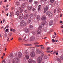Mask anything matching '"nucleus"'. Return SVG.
I'll return each mask as SVG.
<instances>
[{"instance_id": "23", "label": "nucleus", "mask_w": 63, "mask_h": 63, "mask_svg": "<svg viewBox=\"0 0 63 63\" xmlns=\"http://www.w3.org/2000/svg\"><path fill=\"white\" fill-rule=\"evenodd\" d=\"M48 57H47V55H45L44 56V59H47V58H48Z\"/></svg>"}, {"instance_id": "12", "label": "nucleus", "mask_w": 63, "mask_h": 63, "mask_svg": "<svg viewBox=\"0 0 63 63\" xmlns=\"http://www.w3.org/2000/svg\"><path fill=\"white\" fill-rule=\"evenodd\" d=\"M25 6V3H24V2H23L22 3V5L21 7V8H24Z\"/></svg>"}, {"instance_id": "25", "label": "nucleus", "mask_w": 63, "mask_h": 63, "mask_svg": "<svg viewBox=\"0 0 63 63\" xmlns=\"http://www.w3.org/2000/svg\"><path fill=\"white\" fill-rule=\"evenodd\" d=\"M46 0H41V3L42 4L44 3V2H46Z\"/></svg>"}, {"instance_id": "55", "label": "nucleus", "mask_w": 63, "mask_h": 63, "mask_svg": "<svg viewBox=\"0 0 63 63\" xmlns=\"http://www.w3.org/2000/svg\"><path fill=\"white\" fill-rule=\"evenodd\" d=\"M24 42H27V41H28V40H24Z\"/></svg>"}, {"instance_id": "49", "label": "nucleus", "mask_w": 63, "mask_h": 63, "mask_svg": "<svg viewBox=\"0 0 63 63\" xmlns=\"http://www.w3.org/2000/svg\"><path fill=\"white\" fill-rule=\"evenodd\" d=\"M37 16V13H36L34 14V16Z\"/></svg>"}, {"instance_id": "21", "label": "nucleus", "mask_w": 63, "mask_h": 63, "mask_svg": "<svg viewBox=\"0 0 63 63\" xmlns=\"http://www.w3.org/2000/svg\"><path fill=\"white\" fill-rule=\"evenodd\" d=\"M16 15L17 16H18L19 15V11H17L15 13Z\"/></svg>"}, {"instance_id": "6", "label": "nucleus", "mask_w": 63, "mask_h": 63, "mask_svg": "<svg viewBox=\"0 0 63 63\" xmlns=\"http://www.w3.org/2000/svg\"><path fill=\"white\" fill-rule=\"evenodd\" d=\"M24 31L25 33H28L29 32V29L27 28H25L24 29Z\"/></svg>"}, {"instance_id": "20", "label": "nucleus", "mask_w": 63, "mask_h": 63, "mask_svg": "<svg viewBox=\"0 0 63 63\" xmlns=\"http://www.w3.org/2000/svg\"><path fill=\"white\" fill-rule=\"evenodd\" d=\"M31 19H29L28 20V23H30L31 22Z\"/></svg>"}, {"instance_id": "48", "label": "nucleus", "mask_w": 63, "mask_h": 63, "mask_svg": "<svg viewBox=\"0 0 63 63\" xmlns=\"http://www.w3.org/2000/svg\"><path fill=\"white\" fill-rule=\"evenodd\" d=\"M32 1H33V0H30L29 1L31 3V2H32Z\"/></svg>"}, {"instance_id": "46", "label": "nucleus", "mask_w": 63, "mask_h": 63, "mask_svg": "<svg viewBox=\"0 0 63 63\" xmlns=\"http://www.w3.org/2000/svg\"><path fill=\"white\" fill-rule=\"evenodd\" d=\"M24 12H25V13H27V10H25L24 11Z\"/></svg>"}, {"instance_id": "26", "label": "nucleus", "mask_w": 63, "mask_h": 63, "mask_svg": "<svg viewBox=\"0 0 63 63\" xmlns=\"http://www.w3.org/2000/svg\"><path fill=\"white\" fill-rule=\"evenodd\" d=\"M16 4L17 6H19V5H20V2L18 1L16 2Z\"/></svg>"}, {"instance_id": "50", "label": "nucleus", "mask_w": 63, "mask_h": 63, "mask_svg": "<svg viewBox=\"0 0 63 63\" xmlns=\"http://www.w3.org/2000/svg\"><path fill=\"white\" fill-rule=\"evenodd\" d=\"M56 9H55L54 10V13H55V12H56Z\"/></svg>"}, {"instance_id": "37", "label": "nucleus", "mask_w": 63, "mask_h": 63, "mask_svg": "<svg viewBox=\"0 0 63 63\" xmlns=\"http://www.w3.org/2000/svg\"><path fill=\"white\" fill-rule=\"evenodd\" d=\"M57 60L58 61H59V62H61V60H60V59H59V58H57Z\"/></svg>"}, {"instance_id": "54", "label": "nucleus", "mask_w": 63, "mask_h": 63, "mask_svg": "<svg viewBox=\"0 0 63 63\" xmlns=\"http://www.w3.org/2000/svg\"><path fill=\"white\" fill-rule=\"evenodd\" d=\"M15 60H14V61H13L12 62L13 63H15Z\"/></svg>"}, {"instance_id": "19", "label": "nucleus", "mask_w": 63, "mask_h": 63, "mask_svg": "<svg viewBox=\"0 0 63 63\" xmlns=\"http://www.w3.org/2000/svg\"><path fill=\"white\" fill-rule=\"evenodd\" d=\"M46 16H42L41 19H42V20H45V19H46Z\"/></svg>"}, {"instance_id": "32", "label": "nucleus", "mask_w": 63, "mask_h": 63, "mask_svg": "<svg viewBox=\"0 0 63 63\" xmlns=\"http://www.w3.org/2000/svg\"><path fill=\"white\" fill-rule=\"evenodd\" d=\"M38 1H35L34 2V3L35 4V5H36V4H38Z\"/></svg>"}, {"instance_id": "5", "label": "nucleus", "mask_w": 63, "mask_h": 63, "mask_svg": "<svg viewBox=\"0 0 63 63\" xmlns=\"http://www.w3.org/2000/svg\"><path fill=\"white\" fill-rule=\"evenodd\" d=\"M42 57H39L37 58V61L38 63H41L42 62Z\"/></svg>"}, {"instance_id": "42", "label": "nucleus", "mask_w": 63, "mask_h": 63, "mask_svg": "<svg viewBox=\"0 0 63 63\" xmlns=\"http://www.w3.org/2000/svg\"><path fill=\"white\" fill-rule=\"evenodd\" d=\"M46 52L47 53H50V51L49 50V51H46Z\"/></svg>"}, {"instance_id": "1", "label": "nucleus", "mask_w": 63, "mask_h": 63, "mask_svg": "<svg viewBox=\"0 0 63 63\" xmlns=\"http://www.w3.org/2000/svg\"><path fill=\"white\" fill-rule=\"evenodd\" d=\"M42 28V25H40L39 28V29L38 30L37 32V34H40L41 32H42V30H41V28Z\"/></svg>"}, {"instance_id": "41", "label": "nucleus", "mask_w": 63, "mask_h": 63, "mask_svg": "<svg viewBox=\"0 0 63 63\" xmlns=\"http://www.w3.org/2000/svg\"><path fill=\"white\" fill-rule=\"evenodd\" d=\"M32 62H33V63H36V60H32Z\"/></svg>"}, {"instance_id": "51", "label": "nucleus", "mask_w": 63, "mask_h": 63, "mask_svg": "<svg viewBox=\"0 0 63 63\" xmlns=\"http://www.w3.org/2000/svg\"><path fill=\"white\" fill-rule=\"evenodd\" d=\"M36 47H40V46H39V45H37L35 46Z\"/></svg>"}, {"instance_id": "24", "label": "nucleus", "mask_w": 63, "mask_h": 63, "mask_svg": "<svg viewBox=\"0 0 63 63\" xmlns=\"http://www.w3.org/2000/svg\"><path fill=\"white\" fill-rule=\"evenodd\" d=\"M35 39V37L34 36H32L30 38L31 40H34Z\"/></svg>"}, {"instance_id": "52", "label": "nucleus", "mask_w": 63, "mask_h": 63, "mask_svg": "<svg viewBox=\"0 0 63 63\" xmlns=\"http://www.w3.org/2000/svg\"><path fill=\"white\" fill-rule=\"evenodd\" d=\"M50 47H48L47 48V50H49V49H50Z\"/></svg>"}, {"instance_id": "27", "label": "nucleus", "mask_w": 63, "mask_h": 63, "mask_svg": "<svg viewBox=\"0 0 63 63\" xmlns=\"http://www.w3.org/2000/svg\"><path fill=\"white\" fill-rule=\"evenodd\" d=\"M46 22L45 21H44V22H42V25L44 26L45 24H46Z\"/></svg>"}, {"instance_id": "30", "label": "nucleus", "mask_w": 63, "mask_h": 63, "mask_svg": "<svg viewBox=\"0 0 63 63\" xmlns=\"http://www.w3.org/2000/svg\"><path fill=\"white\" fill-rule=\"evenodd\" d=\"M60 58L61 60H63V55H62L60 57Z\"/></svg>"}, {"instance_id": "13", "label": "nucleus", "mask_w": 63, "mask_h": 63, "mask_svg": "<svg viewBox=\"0 0 63 63\" xmlns=\"http://www.w3.org/2000/svg\"><path fill=\"white\" fill-rule=\"evenodd\" d=\"M28 15H25L24 17V19H26L28 18Z\"/></svg>"}, {"instance_id": "16", "label": "nucleus", "mask_w": 63, "mask_h": 63, "mask_svg": "<svg viewBox=\"0 0 63 63\" xmlns=\"http://www.w3.org/2000/svg\"><path fill=\"white\" fill-rule=\"evenodd\" d=\"M53 23L52 20H51L49 22V25L51 26V25H52L53 24Z\"/></svg>"}, {"instance_id": "2", "label": "nucleus", "mask_w": 63, "mask_h": 63, "mask_svg": "<svg viewBox=\"0 0 63 63\" xmlns=\"http://www.w3.org/2000/svg\"><path fill=\"white\" fill-rule=\"evenodd\" d=\"M20 24L21 26H24V25H26V23L24 21V20H22Z\"/></svg>"}, {"instance_id": "18", "label": "nucleus", "mask_w": 63, "mask_h": 63, "mask_svg": "<svg viewBox=\"0 0 63 63\" xmlns=\"http://www.w3.org/2000/svg\"><path fill=\"white\" fill-rule=\"evenodd\" d=\"M28 10H31V9H32V6H28Z\"/></svg>"}, {"instance_id": "4", "label": "nucleus", "mask_w": 63, "mask_h": 63, "mask_svg": "<svg viewBox=\"0 0 63 63\" xmlns=\"http://www.w3.org/2000/svg\"><path fill=\"white\" fill-rule=\"evenodd\" d=\"M46 14L47 15H48V16H50V17L52 16V13L48 11L47 12Z\"/></svg>"}, {"instance_id": "38", "label": "nucleus", "mask_w": 63, "mask_h": 63, "mask_svg": "<svg viewBox=\"0 0 63 63\" xmlns=\"http://www.w3.org/2000/svg\"><path fill=\"white\" fill-rule=\"evenodd\" d=\"M57 13H59L60 12V9H58L57 11Z\"/></svg>"}, {"instance_id": "9", "label": "nucleus", "mask_w": 63, "mask_h": 63, "mask_svg": "<svg viewBox=\"0 0 63 63\" xmlns=\"http://www.w3.org/2000/svg\"><path fill=\"white\" fill-rule=\"evenodd\" d=\"M38 12H40L41 10V8H42V6L41 5H39L38 7Z\"/></svg>"}, {"instance_id": "36", "label": "nucleus", "mask_w": 63, "mask_h": 63, "mask_svg": "<svg viewBox=\"0 0 63 63\" xmlns=\"http://www.w3.org/2000/svg\"><path fill=\"white\" fill-rule=\"evenodd\" d=\"M54 1V0H50V2H51V3H52Z\"/></svg>"}, {"instance_id": "34", "label": "nucleus", "mask_w": 63, "mask_h": 63, "mask_svg": "<svg viewBox=\"0 0 63 63\" xmlns=\"http://www.w3.org/2000/svg\"><path fill=\"white\" fill-rule=\"evenodd\" d=\"M41 56L42 57H44V54L43 53L42 54H41Z\"/></svg>"}, {"instance_id": "15", "label": "nucleus", "mask_w": 63, "mask_h": 63, "mask_svg": "<svg viewBox=\"0 0 63 63\" xmlns=\"http://www.w3.org/2000/svg\"><path fill=\"white\" fill-rule=\"evenodd\" d=\"M36 20H37V21H39V20H40V16H37Z\"/></svg>"}, {"instance_id": "64", "label": "nucleus", "mask_w": 63, "mask_h": 63, "mask_svg": "<svg viewBox=\"0 0 63 63\" xmlns=\"http://www.w3.org/2000/svg\"><path fill=\"white\" fill-rule=\"evenodd\" d=\"M4 62V63H5V60H4L3 61V62H2V63Z\"/></svg>"}, {"instance_id": "62", "label": "nucleus", "mask_w": 63, "mask_h": 63, "mask_svg": "<svg viewBox=\"0 0 63 63\" xmlns=\"http://www.w3.org/2000/svg\"><path fill=\"white\" fill-rule=\"evenodd\" d=\"M39 47H42V46H43V45H39Z\"/></svg>"}, {"instance_id": "17", "label": "nucleus", "mask_w": 63, "mask_h": 63, "mask_svg": "<svg viewBox=\"0 0 63 63\" xmlns=\"http://www.w3.org/2000/svg\"><path fill=\"white\" fill-rule=\"evenodd\" d=\"M18 55L19 57L20 58L21 57V55H22V53L21 52H18Z\"/></svg>"}, {"instance_id": "40", "label": "nucleus", "mask_w": 63, "mask_h": 63, "mask_svg": "<svg viewBox=\"0 0 63 63\" xmlns=\"http://www.w3.org/2000/svg\"><path fill=\"white\" fill-rule=\"evenodd\" d=\"M12 16V13H10V16L11 17Z\"/></svg>"}, {"instance_id": "29", "label": "nucleus", "mask_w": 63, "mask_h": 63, "mask_svg": "<svg viewBox=\"0 0 63 63\" xmlns=\"http://www.w3.org/2000/svg\"><path fill=\"white\" fill-rule=\"evenodd\" d=\"M25 57L26 58V59H29V55H25Z\"/></svg>"}, {"instance_id": "3", "label": "nucleus", "mask_w": 63, "mask_h": 63, "mask_svg": "<svg viewBox=\"0 0 63 63\" xmlns=\"http://www.w3.org/2000/svg\"><path fill=\"white\" fill-rule=\"evenodd\" d=\"M30 54L31 56L32 57H35V55H36L35 53L33 52H31L30 53Z\"/></svg>"}, {"instance_id": "60", "label": "nucleus", "mask_w": 63, "mask_h": 63, "mask_svg": "<svg viewBox=\"0 0 63 63\" xmlns=\"http://www.w3.org/2000/svg\"><path fill=\"white\" fill-rule=\"evenodd\" d=\"M5 41L6 42H9V40H6Z\"/></svg>"}, {"instance_id": "10", "label": "nucleus", "mask_w": 63, "mask_h": 63, "mask_svg": "<svg viewBox=\"0 0 63 63\" xmlns=\"http://www.w3.org/2000/svg\"><path fill=\"white\" fill-rule=\"evenodd\" d=\"M24 55H29V53L27 52V50H26L24 53Z\"/></svg>"}, {"instance_id": "45", "label": "nucleus", "mask_w": 63, "mask_h": 63, "mask_svg": "<svg viewBox=\"0 0 63 63\" xmlns=\"http://www.w3.org/2000/svg\"><path fill=\"white\" fill-rule=\"evenodd\" d=\"M34 40H28V41H30V42H32V41H33Z\"/></svg>"}, {"instance_id": "57", "label": "nucleus", "mask_w": 63, "mask_h": 63, "mask_svg": "<svg viewBox=\"0 0 63 63\" xmlns=\"http://www.w3.org/2000/svg\"><path fill=\"white\" fill-rule=\"evenodd\" d=\"M5 22V19H3V23H4Z\"/></svg>"}, {"instance_id": "7", "label": "nucleus", "mask_w": 63, "mask_h": 63, "mask_svg": "<svg viewBox=\"0 0 63 63\" xmlns=\"http://www.w3.org/2000/svg\"><path fill=\"white\" fill-rule=\"evenodd\" d=\"M41 51H40V49H38L37 50L36 53H37V54H40V53H41Z\"/></svg>"}, {"instance_id": "58", "label": "nucleus", "mask_w": 63, "mask_h": 63, "mask_svg": "<svg viewBox=\"0 0 63 63\" xmlns=\"http://www.w3.org/2000/svg\"><path fill=\"white\" fill-rule=\"evenodd\" d=\"M47 38V37H45V38H43L42 39H46Z\"/></svg>"}, {"instance_id": "43", "label": "nucleus", "mask_w": 63, "mask_h": 63, "mask_svg": "<svg viewBox=\"0 0 63 63\" xmlns=\"http://www.w3.org/2000/svg\"><path fill=\"white\" fill-rule=\"evenodd\" d=\"M32 46V45L31 44H27V46Z\"/></svg>"}, {"instance_id": "47", "label": "nucleus", "mask_w": 63, "mask_h": 63, "mask_svg": "<svg viewBox=\"0 0 63 63\" xmlns=\"http://www.w3.org/2000/svg\"><path fill=\"white\" fill-rule=\"evenodd\" d=\"M52 43H54L55 42V40H52Z\"/></svg>"}, {"instance_id": "8", "label": "nucleus", "mask_w": 63, "mask_h": 63, "mask_svg": "<svg viewBox=\"0 0 63 63\" xmlns=\"http://www.w3.org/2000/svg\"><path fill=\"white\" fill-rule=\"evenodd\" d=\"M47 10H48V7L47 6L44 9V13H46V12L47 11Z\"/></svg>"}, {"instance_id": "44", "label": "nucleus", "mask_w": 63, "mask_h": 63, "mask_svg": "<svg viewBox=\"0 0 63 63\" xmlns=\"http://www.w3.org/2000/svg\"><path fill=\"white\" fill-rule=\"evenodd\" d=\"M34 45H38V44H39V43L38 42L35 43H34Z\"/></svg>"}, {"instance_id": "56", "label": "nucleus", "mask_w": 63, "mask_h": 63, "mask_svg": "<svg viewBox=\"0 0 63 63\" xmlns=\"http://www.w3.org/2000/svg\"><path fill=\"white\" fill-rule=\"evenodd\" d=\"M19 40H22V38L21 37H19Z\"/></svg>"}, {"instance_id": "22", "label": "nucleus", "mask_w": 63, "mask_h": 63, "mask_svg": "<svg viewBox=\"0 0 63 63\" xmlns=\"http://www.w3.org/2000/svg\"><path fill=\"white\" fill-rule=\"evenodd\" d=\"M33 61V60L32 59H30L29 60V63H32Z\"/></svg>"}, {"instance_id": "39", "label": "nucleus", "mask_w": 63, "mask_h": 63, "mask_svg": "<svg viewBox=\"0 0 63 63\" xmlns=\"http://www.w3.org/2000/svg\"><path fill=\"white\" fill-rule=\"evenodd\" d=\"M32 10L33 12H35L36 11V9L34 8L32 9Z\"/></svg>"}, {"instance_id": "31", "label": "nucleus", "mask_w": 63, "mask_h": 63, "mask_svg": "<svg viewBox=\"0 0 63 63\" xmlns=\"http://www.w3.org/2000/svg\"><path fill=\"white\" fill-rule=\"evenodd\" d=\"M33 16H34V14H30V18L32 17Z\"/></svg>"}, {"instance_id": "11", "label": "nucleus", "mask_w": 63, "mask_h": 63, "mask_svg": "<svg viewBox=\"0 0 63 63\" xmlns=\"http://www.w3.org/2000/svg\"><path fill=\"white\" fill-rule=\"evenodd\" d=\"M23 17V14H21L20 15L19 17V18L20 19H21Z\"/></svg>"}, {"instance_id": "28", "label": "nucleus", "mask_w": 63, "mask_h": 63, "mask_svg": "<svg viewBox=\"0 0 63 63\" xmlns=\"http://www.w3.org/2000/svg\"><path fill=\"white\" fill-rule=\"evenodd\" d=\"M29 27L31 29H33V26L32 25H30Z\"/></svg>"}, {"instance_id": "59", "label": "nucleus", "mask_w": 63, "mask_h": 63, "mask_svg": "<svg viewBox=\"0 0 63 63\" xmlns=\"http://www.w3.org/2000/svg\"><path fill=\"white\" fill-rule=\"evenodd\" d=\"M57 52V51H54V53H56Z\"/></svg>"}, {"instance_id": "53", "label": "nucleus", "mask_w": 63, "mask_h": 63, "mask_svg": "<svg viewBox=\"0 0 63 63\" xmlns=\"http://www.w3.org/2000/svg\"><path fill=\"white\" fill-rule=\"evenodd\" d=\"M52 38H55V36L54 35H53Z\"/></svg>"}, {"instance_id": "35", "label": "nucleus", "mask_w": 63, "mask_h": 63, "mask_svg": "<svg viewBox=\"0 0 63 63\" xmlns=\"http://www.w3.org/2000/svg\"><path fill=\"white\" fill-rule=\"evenodd\" d=\"M10 56L11 57H13L14 56V55L13 54H11Z\"/></svg>"}, {"instance_id": "61", "label": "nucleus", "mask_w": 63, "mask_h": 63, "mask_svg": "<svg viewBox=\"0 0 63 63\" xmlns=\"http://www.w3.org/2000/svg\"><path fill=\"white\" fill-rule=\"evenodd\" d=\"M58 17H59V16H56V18H57Z\"/></svg>"}, {"instance_id": "14", "label": "nucleus", "mask_w": 63, "mask_h": 63, "mask_svg": "<svg viewBox=\"0 0 63 63\" xmlns=\"http://www.w3.org/2000/svg\"><path fill=\"white\" fill-rule=\"evenodd\" d=\"M14 60H15L16 63H18V61H19V60L17 58H15L14 59Z\"/></svg>"}, {"instance_id": "63", "label": "nucleus", "mask_w": 63, "mask_h": 63, "mask_svg": "<svg viewBox=\"0 0 63 63\" xmlns=\"http://www.w3.org/2000/svg\"><path fill=\"white\" fill-rule=\"evenodd\" d=\"M2 1H1L0 2V5H1L2 4Z\"/></svg>"}, {"instance_id": "33", "label": "nucleus", "mask_w": 63, "mask_h": 63, "mask_svg": "<svg viewBox=\"0 0 63 63\" xmlns=\"http://www.w3.org/2000/svg\"><path fill=\"white\" fill-rule=\"evenodd\" d=\"M20 12L21 13H22V14L23 13V10H20Z\"/></svg>"}]
</instances>
